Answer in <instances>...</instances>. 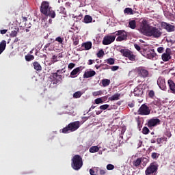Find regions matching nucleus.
Instances as JSON below:
<instances>
[{"instance_id":"nucleus-1","label":"nucleus","mask_w":175,"mask_h":175,"mask_svg":"<svg viewBox=\"0 0 175 175\" xmlns=\"http://www.w3.org/2000/svg\"><path fill=\"white\" fill-rule=\"evenodd\" d=\"M140 31L146 36L154 38V39H159L163 33L162 29L150 25L147 20H143L141 22Z\"/></svg>"},{"instance_id":"nucleus-2","label":"nucleus","mask_w":175,"mask_h":175,"mask_svg":"<svg viewBox=\"0 0 175 175\" xmlns=\"http://www.w3.org/2000/svg\"><path fill=\"white\" fill-rule=\"evenodd\" d=\"M71 167L74 170H80L83 167V157L79 154L75 155L71 159Z\"/></svg>"},{"instance_id":"nucleus-3","label":"nucleus","mask_w":175,"mask_h":175,"mask_svg":"<svg viewBox=\"0 0 175 175\" xmlns=\"http://www.w3.org/2000/svg\"><path fill=\"white\" fill-rule=\"evenodd\" d=\"M79 128H80V122L75 121L68 124L63 129L60 130V132H62V133H70V132H75V131H77V129Z\"/></svg>"},{"instance_id":"nucleus-4","label":"nucleus","mask_w":175,"mask_h":175,"mask_svg":"<svg viewBox=\"0 0 175 175\" xmlns=\"http://www.w3.org/2000/svg\"><path fill=\"white\" fill-rule=\"evenodd\" d=\"M158 167L159 165L155 161L151 163L148 167H147L145 170L146 175H157L158 174Z\"/></svg>"},{"instance_id":"nucleus-5","label":"nucleus","mask_w":175,"mask_h":175,"mask_svg":"<svg viewBox=\"0 0 175 175\" xmlns=\"http://www.w3.org/2000/svg\"><path fill=\"white\" fill-rule=\"evenodd\" d=\"M139 116H150L151 114V109L147 104H142L137 111Z\"/></svg>"},{"instance_id":"nucleus-6","label":"nucleus","mask_w":175,"mask_h":175,"mask_svg":"<svg viewBox=\"0 0 175 175\" xmlns=\"http://www.w3.org/2000/svg\"><path fill=\"white\" fill-rule=\"evenodd\" d=\"M123 57L128 58L130 61H135L136 56L133 55V52L129 49H121L120 51Z\"/></svg>"},{"instance_id":"nucleus-7","label":"nucleus","mask_w":175,"mask_h":175,"mask_svg":"<svg viewBox=\"0 0 175 175\" xmlns=\"http://www.w3.org/2000/svg\"><path fill=\"white\" fill-rule=\"evenodd\" d=\"M137 73L139 77L146 79L150 75V72L146 68V67L140 66L137 68Z\"/></svg>"},{"instance_id":"nucleus-8","label":"nucleus","mask_w":175,"mask_h":175,"mask_svg":"<svg viewBox=\"0 0 175 175\" xmlns=\"http://www.w3.org/2000/svg\"><path fill=\"white\" fill-rule=\"evenodd\" d=\"M116 36H118L116 38L117 42H122V40H126V38H128V33L124 30H118L115 33Z\"/></svg>"},{"instance_id":"nucleus-9","label":"nucleus","mask_w":175,"mask_h":175,"mask_svg":"<svg viewBox=\"0 0 175 175\" xmlns=\"http://www.w3.org/2000/svg\"><path fill=\"white\" fill-rule=\"evenodd\" d=\"M51 9V7H50V3H49V1H42L41 3V5L40 7V12L44 16L45 14H47V12Z\"/></svg>"},{"instance_id":"nucleus-10","label":"nucleus","mask_w":175,"mask_h":175,"mask_svg":"<svg viewBox=\"0 0 175 175\" xmlns=\"http://www.w3.org/2000/svg\"><path fill=\"white\" fill-rule=\"evenodd\" d=\"M160 25L161 28H163V29H165L167 32H174L175 31V26L166 22H161Z\"/></svg>"},{"instance_id":"nucleus-11","label":"nucleus","mask_w":175,"mask_h":175,"mask_svg":"<svg viewBox=\"0 0 175 175\" xmlns=\"http://www.w3.org/2000/svg\"><path fill=\"white\" fill-rule=\"evenodd\" d=\"M159 124H161V120H159V118H151L148 120L146 125L150 128V129H151L154 128V126L159 125Z\"/></svg>"},{"instance_id":"nucleus-12","label":"nucleus","mask_w":175,"mask_h":175,"mask_svg":"<svg viewBox=\"0 0 175 175\" xmlns=\"http://www.w3.org/2000/svg\"><path fill=\"white\" fill-rule=\"evenodd\" d=\"M83 69H85V67L83 66L77 67L70 72V77H71V79H75V77H77V76H79V74L81 73Z\"/></svg>"},{"instance_id":"nucleus-13","label":"nucleus","mask_w":175,"mask_h":175,"mask_svg":"<svg viewBox=\"0 0 175 175\" xmlns=\"http://www.w3.org/2000/svg\"><path fill=\"white\" fill-rule=\"evenodd\" d=\"M114 40H116V36H105L103 40V44H104V46H109V44H111Z\"/></svg>"},{"instance_id":"nucleus-14","label":"nucleus","mask_w":175,"mask_h":175,"mask_svg":"<svg viewBox=\"0 0 175 175\" xmlns=\"http://www.w3.org/2000/svg\"><path fill=\"white\" fill-rule=\"evenodd\" d=\"M172 49L170 48H167L165 50V53H163L161 55V58L164 62H167L170 59H172Z\"/></svg>"},{"instance_id":"nucleus-15","label":"nucleus","mask_w":175,"mask_h":175,"mask_svg":"<svg viewBox=\"0 0 175 175\" xmlns=\"http://www.w3.org/2000/svg\"><path fill=\"white\" fill-rule=\"evenodd\" d=\"M144 54V57H146V58H148V59H155L157 57V53H155L154 50L146 51Z\"/></svg>"},{"instance_id":"nucleus-16","label":"nucleus","mask_w":175,"mask_h":175,"mask_svg":"<svg viewBox=\"0 0 175 175\" xmlns=\"http://www.w3.org/2000/svg\"><path fill=\"white\" fill-rule=\"evenodd\" d=\"M58 72L52 74L53 84H58L62 81V75H58Z\"/></svg>"},{"instance_id":"nucleus-17","label":"nucleus","mask_w":175,"mask_h":175,"mask_svg":"<svg viewBox=\"0 0 175 175\" xmlns=\"http://www.w3.org/2000/svg\"><path fill=\"white\" fill-rule=\"evenodd\" d=\"M145 161V162L147 163L148 162V159L147 158H137V159L134 160L133 162V166L135 167H139L140 165H142V161Z\"/></svg>"},{"instance_id":"nucleus-18","label":"nucleus","mask_w":175,"mask_h":175,"mask_svg":"<svg viewBox=\"0 0 175 175\" xmlns=\"http://www.w3.org/2000/svg\"><path fill=\"white\" fill-rule=\"evenodd\" d=\"M157 85H159V88L163 91H165V90H166V82L165 81V79L159 77L157 79Z\"/></svg>"},{"instance_id":"nucleus-19","label":"nucleus","mask_w":175,"mask_h":175,"mask_svg":"<svg viewBox=\"0 0 175 175\" xmlns=\"http://www.w3.org/2000/svg\"><path fill=\"white\" fill-rule=\"evenodd\" d=\"M96 75V72L94 70H86L83 74V79H90V77H94Z\"/></svg>"},{"instance_id":"nucleus-20","label":"nucleus","mask_w":175,"mask_h":175,"mask_svg":"<svg viewBox=\"0 0 175 175\" xmlns=\"http://www.w3.org/2000/svg\"><path fill=\"white\" fill-rule=\"evenodd\" d=\"M133 94L135 96H142L143 95V88L140 86H137L134 89Z\"/></svg>"},{"instance_id":"nucleus-21","label":"nucleus","mask_w":175,"mask_h":175,"mask_svg":"<svg viewBox=\"0 0 175 175\" xmlns=\"http://www.w3.org/2000/svg\"><path fill=\"white\" fill-rule=\"evenodd\" d=\"M82 47H85V50H91L92 48V42H87L82 43Z\"/></svg>"},{"instance_id":"nucleus-22","label":"nucleus","mask_w":175,"mask_h":175,"mask_svg":"<svg viewBox=\"0 0 175 175\" xmlns=\"http://www.w3.org/2000/svg\"><path fill=\"white\" fill-rule=\"evenodd\" d=\"M33 66L35 70H37V72H40V70H42V66L38 62H33Z\"/></svg>"},{"instance_id":"nucleus-23","label":"nucleus","mask_w":175,"mask_h":175,"mask_svg":"<svg viewBox=\"0 0 175 175\" xmlns=\"http://www.w3.org/2000/svg\"><path fill=\"white\" fill-rule=\"evenodd\" d=\"M46 17H51V18H55V12L52 10L51 8L47 12V14H45Z\"/></svg>"},{"instance_id":"nucleus-24","label":"nucleus","mask_w":175,"mask_h":175,"mask_svg":"<svg viewBox=\"0 0 175 175\" xmlns=\"http://www.w3.org/2000/svg\"><path fill=\"white\" fill-rule=\"evenodd\" d=\"M83 23H85V24H90V23H92V16L85 15L84 16Z\"/></svg>"},{"instance_id":"nucleus-25","label":"nucleus","mask_w":175,"mask_h":175,"mask_svg":"<svg viewBox=\"0 0 175 175\" xmlns=\"http://www.w3.org/2000/svg\"><path fill=\"white\" fill-rule=\"evenodd\" d=\"M5 49H6V41L2 40V42H0V54L1 53H3Z\"/></svg>"},{"instance_id":"nucleus-26","label":"nucleus","mask_w":175,"mask_h":175,"mask_svg":"<svg viewBox=\"0 0 175 175\" xmlns=\"http://www.w3.org/2000/svg\"><path fill=\"white\" fill-rule=\"evenodd\" d=\"M25 61H27V62H30V61H33V59H35V56H33V55H31L29 53H28L27 55H26L25 56Z\"/></svg>"},{"instance_id":"nucleus-27","label":"nucleus","mask_w":175,"mask_h":175,"mask_svg":"<svg viewBox=\"0 0 175 175\" xmlns=\"http://www.w3.org/2000/svg\"><path fill=\"white\" fill-rule=\"evenodd\" d=\"M120 96H121L120 94L116 93L114 95H113L112 96L109 98V100H118V99H120Z\"/></svg>"},{"instance_id":"nucleus-28","label":"nucleus","mask_w":175,"mask_h":175,"mask_svg":"<svg viewBox=\"0 0 175 175\" xmlns=\"http://www.w3.org/2000/svg\"><path fill=\"white\" fill-rule=\"evenodd\" d=\"M129 27H130L131 29H135V28H136V21L135 20L131 21L129 23Z\"/></svg>"},{"instance_id":"nucleus-29","label":"nucleus","mask_w":175,"mask_h":175,"mask_svg":"<svg viewBox=\"0 0 175 175\" xmlns=\"http://www.w3.org/2000/svg\"><path fill=\"white\" fill-rule=\"evenodd\" d=\"M102 84L104 87L110 85V79H105L102 80Z\"/></svg>"},{"instance_id":"nucleus-30","label":"nucleus","mask_w":175,"mask_h":175,"mask_svg":"<svg viewBox=\"0 0 175 175\" xmlns=\"http://www.w3.org/2000/svg\"><path fill=\"white\" fill-rule=\"evenodd\" d=\"M90 152H92V154H94V152H98V151H99V147L98 146H92L90 149H89Z\"/></svg>"},{"instance_id":"nucleus-31","label":"nucleus","mask_w":175,"mask_h":175,"mask_svg":"<svg viewBox=\"0 0 175 175\" xmlns=\"http://www.w3.org/2000/svg\"><path fill=\"white\" fill-rule=\"evenodd\" d=\"M124 13H125L126 14H133V10H132V8H126L124 9Z\"/></svg>"},{"instance_id":"nucleus-32","label":"nucleus","mask_w":175,"mask_h":175,"mask_svg":"<svg viewBox=\"0 0 175 175\" xmlns=\"http://www.w3.org/2000/svg\"><path fill=\"white\" fill-rule=\"evenodd\" d=\"M106 62L108 64V65H114L116 59H114V58L110 57L106 59Z\"/></svg>"},{"instance_id":"nucleus-33","label":"nucleus","mask_w":175,"mask_h":175,"mask_svg":"<svg viewBox=\"0 0 175 175\" xmlns=\"http://www.w3.org/2000/svg\"><path fill=\"white\" fill-rule=\"evenodd\" d=\"M163 141L167 142V137H163L157 139V144H161V143H162Z\"/></svg>"},{"instance_id":"nucleus-34","label":"nucleus","mask_w":175,"mask_h":175,"mask_svg":"<svg viewBox=\"0 0 175 175\" xmlns=\"http://www.w3.org/2000/svg\"><path fill=\"white\" fill-rule=\"evenodd\" d=\"M143 135H148L150 133V129L147 126H144L142 129Z\"/></svg>"},{"instance_id":"nucleus-35","label":"nucleus","mask_w":175,"mask_h":175,"mask_svg":"<svg viewBox=\"0 0 175 175\" xmlns=\"http://www.w3.org/2000/svg\"><path fill=\"white\" fill-rule=\"evenodd\" d=\"M159 153L152 152L151 154V157L152 159H157V158H159Z\"/></svg>"},{"instance_id":"nucleus-36","label":"nucleus","mask_w":175,"mask_h":175,"mask_svg":"<svg viewBox=\"0 0 175 175\" xmlns=\"http://www.w3.org/2000/svg\"><path fill=\"white\" fill-rule=\"evenodd\" d=\"M83 94H81V92L80 91H78V92H76L74 94H73V96L74 98H80V96H81Z\"/></svg>"},{"instance_id":"nucleus-37","label":"nucleus","mask_w":175,"mask_h":175,"mask_svg":"<svg viewBox=\"0 0 175 175\" xmlns=\"http://www.w3.org/2000/svg\"><path fill=\"white\" fill-rule=\"evenodd\" d=\"M110 105L105 104V105H103L101 106H100V110H107V109H109Z\"/></svg>"},{"instance_id":"nucleus-38","label":"nucleus","mask_w":175,"mask_h":175,"mask_svg":"<svg viewBox=\"0 0 175 175\" xmlns=\"http://www.w3.org/2000/svg\"><path fill=\"white\" fill-rule=\"evenodd\" d=\"M103 92L101 90L97 91V92H94L92 93L93 96H98L99 95H102Z\"/></svg>"},{"instance_id":"nucleus-39","label":"nucleus","mask_w":175,"mask_h":175,"mask_svg":"<svg viewBox=\"0 0 175 175\" xmlns=\"http://www.w3.org/2000/svg\"><path fill=\"white\" fill-rule=\"evenodd\" d=\"M148 96L149 98H154V96H155V92H154V90H150L148 92Z\"/></svg>"},{"instance_id":"nucleus-40","label":"nucleus","mask_w":175,"mask_h":175,"mask_svg":"<svg viewBox=\"0 0 175 175\" xmlns=\"http://www.w3.org/2000/svg\"><path fill=\"white\" fill-rule=\"evenodd\" d=\"M105 54V51H103V50H100L97 53V57L98 58H100V57H102L103 55H104Z\"/></svg>"},{"instance_id":"nucleus-41","label":"nucleus","mask_w":175,"mask_h":175,"mask_svg":"<svg viewBox=\"0 0 175 175\" xmlns=\"http://www.w3.org/2000/svg\"><path fill=\"white\" fill-rule=\"evenodd\" d=\"M96 105H99L100 103H103V101L102 100V98H98L94 100Z\"/></svg>"},{"instance_id":"nucleus-42","label":"nucleus","mask_w":175,"mask_h":175,"mask_svg":"<svg viewBox=\"0 0 175 175\" xmlns=\"http://www.w3.org/2000/svg\"><path fill=\"white\" fill-rule=\"evenodd\" d=\"M53 42H54V40L51 39L49 42L45 44L44 49H49V47H50V44H51V43H53Z\"/></svg>"},{"instance_id":"nucleus-43","label":"nucleus","mask_w":175,"mask_h":175,"mask_svg":"<svg viewBox=\"0 0 175 175\" xmlns=\"http://www.w3.org/2000/svg\"><path fill=\"white\" fill-rule=\"evenodd\" d=\"M10 36L12 38H16L17 36V31L14 30L11 31Z\"/></svg>"},{"instance_id":"nucleus-44","label":"nucleus","mask_w":175,"mask_h":175,"mask_svg":"<svg viewBox=\"0 0 175 175\" xmlns=\"http://www.w3.org/2000/svg\"><path fill=\"white\" fill-rule=\"evenodd\" d=\"M113 169H114V165H113V164L107 165V170H113Z\"/></svg>"},{"instance_id":"nucleus-45","label":"nucleus","mask_w":175,"mask_h":175,"mask_svg":"<svg viewBox=\"0 0 175 175\" xmlns=\"http://www.w3.org/2000/svg\"><path fill=\"white\" fill-rule=\"evenodd\" d=\"M73 44L75 46H77V44H79V38L77 37H75L73 38Z\"/></svg>"},{"instance_id":"nucleus-46","label":"nucleus","mask_w":175,"mask_h":175,"mask_svg":"<svg viewBox=\"0 0 175 175\" xmlns=\"http://www.w3.org/2000/svg\"><path fill=\"white\" fill-rule=\"evenodd\" d=\"M118 69H120V66H113L111 67L112 72H116V70H118Z\"/></svg>"},{"instance_id":"nucleus-47","label":"nucleus","mask_w":175,"mask_h":175,"mask_svg":"<svg viewBox=\"0 0 175 175\" xmlns=\"http://www.w3.org/2000/svg\"><path fill=\"white\" fill-rule=\"evenodd\" d=\"M55 41L58 42L59 43H62L64 42V38L61 37H57L56 38Z\"/></svg>"},{"instance_id":"nucleus-48","label":"nucleus","mask_w":175,"mask_h":175,"mask_svg":"<svg viewBox=\"0 0 175 175\" xmlns=\"http://www.w3.org/2000/svg\"><path fill=\"white\" fill-rule=\"evenodd\" d=\"M90 174L91 175H96V172H95V170L93 168H91L90 170Z\"/></svg>"},{"instance_id":"nucleus-49","label":"nucleus","mask_w":175,"mask_h":175,"mask_svg":"<svg viewBox=\"0 0 175 175\" xmlns=\"http://www.w3.org/2000/svg\"><path fill=\"white\" fill-rule=\"evenodd\" d=\"M75 66H76V64H75L74 63H70L68 66V69H73Z\"/></svg>"},{"instance_id":"nucleus-50","label":"nucleus","mask_w":175,"mask_h":175,"mask_svg":"<svg viewBox=\"0 0 175 175\" xmlns=\"http://www.w3.org/2000/svg\"><path fill=\"white\" fill-rule=\"evenodd\" d=\"M134 47L137 51H140V50H142V48L137 44H135Z\"/></svg>"},{"instance_id":"nucleus-51","label":"nucleus","mask_w":175,"mask_h":175,"mask_svg":"<svg viewBox=\"0 0 175 175\" xmlns=\"http://www.w3.org/2000/svg\"><path fill=\"white\" fill-rule=\"evenodd\" d=\"M99 174L100 175H105V174H106V170L100 169L99 170Z\"/></svg>"},{"instance_id":"nucleus-52","label":"nucleus","mask_w":175,"mask_h":175,"mask_svg":"<svg viewBox=\"0 0 175 175\" xmlns=\"http://www.w3.org/2000/svg\"><path fill=\"white\" fill-rule=\"evenodd\" d=\"M163 50H164V48L162 47V46H160L157 49V51L158 53H159L160 54H162V53H163Z\"/></svg>"},{"instance_id":"nucleus-53","label":"nucleus","mask_w":175,"mask_h":175,"mask_svg":"<svg viewBox=\"0 0 175 175\" xmlns=\"http://www.w3.org/2000/svg\"><path fill=\"white\" fill-rule=\"evenodd\" d=\"M165 135L167 136V137H172V133L170 131H165Z\"/></svg>"},{"instance_id":"nucleus-54","label":"nucleus","mask_w":175,"mask_h":175,"mask_svg":"<svg viewBox=\"0 0 175 175\" xmlns=\"http://www.w3.org/2000/svg\"><path fill=\"white\" fill-rule=\"evenodd\" d=\"M92 64H95V60L89 59L88 62V65H92Z\"/></svg>"},{"instance_id":"nucleus-55","label":"nucleus","mask_w":175,"mask_h":175,"mask_svg":"<svg viewBox=\"0 0 175 175\" xmlns=\"http://www.w3.org/2000/svg\"><path fill=\"white\" fill-rule=\"evenodd\" d=\"M58 57V56L54 55L53 57H52V59L53 61V62H57V58Z\"/></svg>"},{"instance_id":"nucleus-56","label":"nucleus","mask_w":175,"mask_h":175,"mask_svg":"<svg viewBox=\"0 0 175 175\" xmlns=\"http://www.w3.org/2000/svg\"><path fill=\"white\" fill-rule=\"evenodd\" d=\"M107 98H108L107 96H103V97H101L103 103V102H106V100H107Z\"/></svg>"},{"instance_id":"nucleus-57","label":"nucleus","mask_w":175,"mask_h":175,"mask_svg":"<svg viewBox=\"0 0 175 175\" xmlns=\"http://www.w3.org/2000/svg\"><path fill=\"white\" fill-rule=\"evenodd\" d=\"M1 35H5L8 32V29H3L0 31Z\"/></svg>"},{"instance_id":"nucleus-58","label":"nucleus","mask_w":175,"mask_h":175,"mask_svg":"<svg viewBox=\"0 0 175 175\" xmlns=\"http://www.w3.org/2000/svg\"><path fill=\"white\" fill-rule=\"evenodd\" d=\"M57 73H65V70L63 69L62 70H57Z\"/></svg>"},{"instance_id":"nucleus-59","label":"nucleus","mask_w":175,"mask_h":175,"mask_svg":"<svg viewBox=\"0 0 175 175\" xmlns=\"http://www.w3.org/2000/svg\"><path fill=\"white\" fill-rule=\"evenodd\" d=\"M94 170L95 172H96V174H98V172H99V167H94Z\"/></svg>"},{"instance_id":"nucleus-60","label":"nucleus","mask_w":175,"mask_h":175,"mask_svg":"<svg viewBox=\"0 0 175 175\" xmlns=\"http://www.w3.org/2000/svg\"><path fill=\"white\" fill-rule=\"evenodd\" d=\"M103 66V64H100V65L96 64L95 68H96V69H99V68H100Z\"/></svg>"},{"instance_id":"nucleus-61","label":"nucleus","mask_w":175,"mask_h":175,"mask_svg":"<svg viewBox=\"0 0 175 175\" xmlns=\"http://www.w3.org/2000/svg\"><path fill=\"white\" fill-rule=\"evenodd\" d=\"M128 106H129V107H135V104H133V103H129V104H128Z\"/></svg>"},{"instance_id":"nucleus-62","label":"nucleus","mask_w":175,"mask_h":175,"mask_svg":"<svg viewBox=\"0 0 175 175\" xmlns=\"http://www.w3.org/2000/svg\"><path fill=\"white\" fill-rule=\"evenodd\" d=\"M96 106L95 105H92V107H90V109H89V111H91V110H94V109H95Z\"/></svg>"},{"instance_id":"nucleus-63","label":"nucleus","mask_w":175,"mask_h":175,"mask_svg":"<svg viewBox=\"0 0 175 175\" xmlns=\"http://www.w3.org/2000/svg\"><path fill=\"white\" fill-rule=\"evenodd\" d=\"M101 113H102V111H97L96 112V116H99V114H100Z\"/></svg>"},{"instance_id":"nucleus-64","label":"nucleus","mask_w":175,"mask_h":175,"mask_svg":"<svg viewBox=\"0 0 175 175\" xmlns=\"http://www.w3.org/2000/svg\"><path fill=\"white\" fill-rule=\"evenodd\" d=\"M150 143H152V144L157 143V141H155V139H152L150 140Z\"/></svg>"}]
</instances>
